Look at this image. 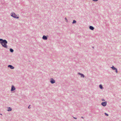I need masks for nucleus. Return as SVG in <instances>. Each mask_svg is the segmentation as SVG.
Masks as SVG:
<instances>
[{
  "label": "nucleus",
  "instance_id": "obj_8",
  "mask_svg": "<svg viewBox=\"0 0 121 121\" xmlns=\"http://www.w3.org/2000/svg\"><path fill=\"white\" fill-rule=\"evenodd\" d=\"M43 39L44 40H47V37L43 35Z\"/></svg>",
  "mask_w": 121,
  "mask_h": 121
},
{
  "label": "nucleus",
  "instance_id": "obj_4",
  "mask_svg": "<svg viewBox=\"0 0 121 121\" xmlns=\"http://www.w3.org/2000/svg\"><path fill=\"white\" fill-rule=\"evenodd\" d=\"M111 68L113 70H116V72L117 73V69L116 68L114 67L113 66H112V67H111Z\"/></svg>",
  "mask_w": 121,
  "mask_h": 121
},
{
  "label": "nucleus",
  "instance_id": "obj_15",
  "mask_svg": "<svg viewBox=\"0 0 121 121\" xmlns=\"http://www.w3.org/2000/svg\"><path fill=\"white\" fill-rule=\"evenodd\" d=\"M105 114L106 115V116H108V115L106 113H105Z\"/></svg>",
  "mask_w": 121,
  "mask_h": 121
},
{
  "label": "nucleus",
  "instance_id": "obj_12",
  "mask_svg": "<svg viewBox=\"0 0 121 121\" xmlns=\"http://www.w3.org/2000/svg\"><path fill=\"white\" fill-rule=\"evenodd\" d=\"M9 109H8L7 110L8 111H11L12 110V109H11L10 108H9Z\"/></svg>",
  "mask_w": 121,
  "mask_h": 121
},
{
  "label": "nucleus",
  "instance_id": "obj_10",
  "mask_svg": "<svg viewBox=\"0 0 121 121\" xmlns=\"http://www.w3.org/2000/svg\"><path fill=\"white\" fill-rule=\"evenodd\" d=\"M90 29L92 30H93L94 29V27L91 26H90L89 27Z\"/></svg>",
  "mask_w": 121,
  "mask_h": 121
},
{
  "label": "nucleus",
  "instance_id": "obj_2",
  "mask_svg": "<svg viewBox=\"0 0 121 121\" xmlns=\"http://www.w3.org/2000/svg\"><path fill=\"white\" fill-rule=\"evenodd\" d=\"M11 15L12 17L15 18H18L19 17V16L18 15H16L13 12L11 13Z\"/></svg>",
  "mask_w": 121,
  "mask_h": 121
},
{
  "label": "nucleus",
  "instance_id": "obj_20",
  "mask_svg": "<svg viewBox=\"0 0 121 121\" xmlns=\"http://www.w3.org/2000/svg\"><path fill=\"white\" fill-rule=\"evenodd\" d=\"M82 117V118H83V117Z\"/></svg>",
  "mask_w": 121,
  "mask_h": 121
},
{
  "label": "nucleus",
  "instance_id": "obj_5",
  "mask_svg": "<svg viewBox=\"0 0 121 121\" xmlns=\"http://www.w3.org/2000/svg\"><path fill=\"white\" fill-rule=\"evenodd\" d=\"M8 67H9L11 69H13L14 68V67H13L12 65H9L8 66Z\"/></svg>",
  "mask_w": 121,
  "mask_h": 121
},
{
  "label": "nucleus",
  "instance_id": "obj_13",
  "mask_svg": "<svg viewBox=\"0 0 121 121\" xmlns=\"http://www.w3.org/2000/svg\"><path fill=\"white\" fill-rule=\"evenodd\" d=\"M76 21L75 20H73L72 23H73H73H76Z\"/></svg>",
  "mask_w": 121,
  "mask_h": 121
},
{
  "label": "nucleus",
  "instance_id": "obj_14",
  "mask_svg": "<svg viewBox=\"0 0 121 121\" xmlns=\"http://www.w3.org/2000/svg\"><path fill=\"white\" fill-rule=\"evenodd\" d=\"M100 88L102 89V86L101 85H100L99 86Z\"/></svg>",
  "mask_w": 121,
  "mask_h": 121
},
{
  "label": "nucleus",
  "instance_id": "obj_18",
  "mask_svg": "<svg viewBox=\"0 0 121 121\" xmlns=\"http://www.w3.org/2000/svg\"><path fill=\"white\" fill-rule=\"evenodd\" d=\"M30 105L28 107V108H30Z\"/></svg>",
  "mask_w": 121,
  "mask_h": 121
},
{
  "label": "nucleus",
  "instance_id": "obj_11",
  "mask_svg": "<svg viewBox=\"0 0 121 121\" xmlns=\"http://www.w3.org/2000/svg\"><path fill=\"white\" fill-rule=\"evenodd\" d=\"M10 51L12 52H13V50L12 48L10 49Z\"/></svg>",
  "mask_w": 121,
  "mask_h": 121
},
{
  "label": "nucleus",
  "instance_id": "obj_16",
  "mask_svg": "<svg viewBox=\"0 0 121 121\" xmlns=\"http://www.w3.org/2000/svg\"><path fill=\"white\" fill-rule=\"evenodd\" d=\"M94 1H97L98 0H93Z\"/></svg>",
  "mask_w": 121,
  "mask_h": 121
},
{
  "label": "nucleus",
  "instance_id": "obj_17",
  "mask_svg": "<svg viewBox=\"0 0 121 121\" xmlns=\"http://www.w3.org/2000/svg\"><path fill=\"white\" fill-rule=\"evenodd\" d=\"M74 119H77L76 118H75V117H74Z\"/></svg>",
  "mask_w": 121,
  "mask_h": 121
},
{
  "label": "nucleus",
  "instance_id": "obj_1",
  "mask_svg": "<svg viewBox=\"0 0 121 121\" xmlns=\"http://www.w3.org/2000/svg\"><path fill=\"white\" fill-rule=\"evenodd\" d=\"M0 43L4 48H8V46L7 45V42L6 40H3L2 39H0Z\"/></svg>",
  "mask_w": 121,
  "mask_h": 121
},
{
  "label": "nucleus",
  "instance_id": "obj_7",
  "mask_svg": "<svg viewBox=\"0 0 121 121\" xmlns=\"http://www.w3.org/2000/svg\"><path fill=\"white\" fill-rule=\"evenodd\" d=\"M15 89V88L13 86H12L11 91H13Z\"/></svg>",
  "mask_w": 121,
  "mask_h": 121
},
{
  "label": "nucleus",
  "instance_id": "obj_19",
  "mask_svg": "<svg viewBox=\"0 0 121 121\" xmlns=\"http://www.w3.org/2000/svg\"><path fill=\"white\" fill-rule=\"evenodd\" d=\"M65 19H66V18H65Z\"/></svg>",
  "mask_w": 121,
  "mask_h": 121
},
{
  "label": "nucleus",
  "instance_id": "obj_3",
  "mask_svg": "<svg viewBox=\"0 0 121 121\" xmlns=\"http://www.w3.org/2000/svg\"><path fill=\"white\" fill-rule=\"evenodd\" d=\"M101 104L103 106H106L107 104V102H102L101 103Z\"/></svg>",
  "mask_w": 121,
  "mask_h": 121
},
{
  "label": "nucleus",
  "instance_id": "obj_6",
  "mask_svg": "<svg viewBox=\"0 0 121 121\" xmlns=\"http://www.w3.org/2000/svg\"><path fill=\"white\" fill-rule=\"evenodd\" d=\"M50 82L52 83H53L55 82V81L53 79H51Z\"/></svg>",
  "mask_w": 121,
  "mask_h": 121
},
{
  "label": "nucleus",
  "instance_id": "obj_9",
  "mask_svg": "<svg viewBox=\"0 0 121 121\" xmlns=\"http://www.w3.org/2000/svg\"><path fill=\"white\" fill-rule=\"evenodd\" d=\"M78 74L81 75V77H83V78L84 77V75L83 74H81V73H78Z\"/></svg>",
  "mask_w": 121,
  "mask_h": 121
}]
</instances>
